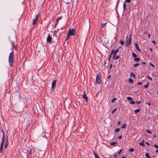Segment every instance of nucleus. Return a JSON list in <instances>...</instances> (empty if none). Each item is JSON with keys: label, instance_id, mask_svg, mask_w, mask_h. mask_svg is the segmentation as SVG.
I'll list each match as a JSON object with an SVG mask.
<instances>
[{"label": "nucleus", "instance_id": "nucleus-22", "mask_svg": "<svg viewBox=\"0 0 158 158\" xmlns=\"http://www.w3.org/2000/svg\"><path fill=\"white\" fill-rule=\"evenodd\" d=\"M145 155L148 158H149L150 157V156H149V155L148 153H146Z\"/></svg>", "mask_w": 158, "mask_h": 158}, {"label": "nucleus", "instance_id": "nucleus-44", "mask_svg": "<svg viewBox=\"0 0 158 158\" xmlns=\"http://www.w3.org/2000/svg\"><path fill=\"white\" fill-rule=\"evenodd\" d=\"M126 5L125 3H124L123 4V7L125 8L126 7Z\"/></svg>", "mask_w": 158, "mask_h": 158}, {"label": "nucleus", "instance_id": "nucleus-6", "mask_svg": "<svg viewBox=\"0 0 158 158\" xmlns=\"http://www.w3.org/2000/svg\"><path fill=\"white\" fill-rule=\"evenodd\" d=\"M39 14H38L36 16L35 19H33V23H32L33 25H34L35 24L37 20V19L39 17Z\"/></svg>", "mask_w": 158, "mask_h": 158}, {"label": "nucleus", "instance_id": "nucleus-53", "mask_svg": "<svg viewBox=\"0 0 158 158\" xmlns=\"http://www.w3.org/2000/svg\"><path fill=\"white\" fill-rule=\"evenodd\" d=\"M111 56H109V58H108V60L110 61V59H111Z\"/></svg>", "mask_w": 158, "mask_h": 158}, {"label": "nucleus", "instance_id": "nucleus-11", "mask_svg": "<svg viewBox=\"0 0 158 158\" xmlns=\"http://www.w3.org/2000/svg\"><path fill=\"white\" fill-rule=\"evenodd\" d=\"M2 132L3 133V137L2 138V142L1 143V146H3V144H4V139H5L4 138V131L3 130H2Z\"/></svg>", "mask_w": 158, "mask_h": 158}, {"label": "nucleus", "instance_id": "nucleus-32", "mask_svg": "<svg viewBox=\"0 0 158 158\" xmlns=\"http://www.w3.org/2000/svg\"><path fill=\"white\" fill-rule=\"evenodd\" d=\"M131 0H125V2L127 3H129L131 2Z\"/></svg>", "mask_w": 158, "mask_h": 158}, {"label": "nucleus", "instance_id": "nucleus-35", "mask_svg": "<svg viewBox=\"0 0 158 158\" xmlns=\"http://www.w3.org/2000/svg\"><path fill=\"white\" fill-rule=\"evenodd\" d=\"M120 43L122 44V45H123L124 44V41H123V40H121L120 41Z\"/></svg>", "mask_w": 158, "mask_h": 158}, {"label": "nucleus", "instance_id": "nucleus-2", "mask_svg": "<svg viewBox=\"0 0 158 158\" xmlns=\"http://www.w3.org/2000/svg\"><path fill=\"white\" fill-rule=\"evenodd\" d=\"M131 34H130L129 35V37L128 36H127L126 37V43L125 46L126 47H127L129 46L131 43Z\"/></svg>", "mask_w": 158, "mask_h": 158}, {"label": "nucleus", "instance_id": "nucleus-50", "mask_svg": "<svg viewBox=\"0 0 158 158\" xmlns=\"http://www.w3.org/2000/svg\"><path fill=\"white\" fill-rule=\"evenodd\" d=\"M142 82H139L138 83V84L139 85H141L142 84Z\"/></svg>", "mask_w": 158, "mask_h": 158}, {"label": "nucleus", "instance_id": "nucleus-16", "mask_svg": "<svg viewBox=\"0 0 158 158\" xmlns=\"http://www.w3.org/2000/svg\"><path fill=\"white\" fill-rule=\"evenodd\" d=\"M119 51V49H117L115 51H114V55H116L117 53Z\"/></svg>", "mask_w": 158, "mask_h": 158}, {"label": "nucleus", "instance_id": "nucleus-59", "mask_svg": "<svg viewBox=\"0 0 158 158\" xmlns=\"http://www.w3.org/2000/svg\"><path fill=\"white\" fill-rule=\"evenodd\" d=\"M115 56H116V55H114H114L113 54V59H114V58H115Z\"/></svg>", "mask_w": 158, "mask_h": 158}, {"label": "nucleus", "instance_id": "nucleus-20", "mask_svg": "<svg viewBox=\"0 0 158 158\" xmlns=\"http://www.w3.org/2000/svg\"><path fill=\"white\" fill-rule=\"evenodd\" d=\"M146 131L147 133H149L150 134H152V133L151 131H150V130H148V129H146Z\"/></svg>", "mask_w": 158, "mask_h": 158}, {"label": "nucleus", "instance_id": "nucleus-17", "mask_svg": "<svg viewBox=\"0 0 158 158\" xmlns=\"http://www.w3.org/2000/svg\"><path fill=\"white\" fill-rule=\"evenodd\" d=\"M135 61H136V62H138L140 60V59L139 58H134L133 60Z\"/></svg>", "mask_w": 158, "mask_h": 158}, {"label": "nucleus", "instance_id": "nucleus-57", "mask_svg": "<svg viewBox=\"0 0 158 158\" xmlns=\"http://www.w3.org/2000/svg\"><path fill=\"white\" fill-rule=\"evenodd\" d=\"M126 10V7L124 8L123 7V10L124 11H125Z\"/></svg>", "mask_w": 158, "mask_h": 158}, {"label": "nucleus", "instance_id": "nucleus-13", "mask_svg": "<svg viewBox=\"0 0 158 158\" xmlns=\"http://www.w3.org/2000/svg\"><path fill=\"white\" fill-rule=\"evenodd\" d=\"M144 140L143 139L141 142L139 144L140 145L142 146L143 147H144L145 146V145L144 143Z\"/></svg>", "mask_w": 158, "mask_h": 158}, {"label": "nucleus", "instance_id": "nucleus-15", "mask_svg": "<svg viewBox=\"0 0 158 158\" xmlns=\"http://www.w3.org/2000/svg\"><path fill=\"white\" fill-rule=\"evenodd\" d=\"M107 22L106 23H101V27H104L106 26V24Z\"/></svg>", "mask_w": 158, "mask_h": 158}, {"label": "nucleus", "instance_id": "nucleus-54", "mask_svg": "<svg viewBox=\"0 0 158 158\" xmlns=\"http://www.w3.org/2000/svg\"><path fill=\"white\" fill-rule=\"evenodd\" d=\"M149 50L151 51V52H152V48H149Z\"/></svg>", "mask_w": 158, "mask_h": 158}, {"label": "nucleus", "instance_id": "nucleus-37", "mask_svg": "<svg viewBox=\"0 0 158 158\" xmlns=\"http://www.w3.org/2000/svg\"><path fill=\"white\" fill-rule=\"evenodd\" d=\"M93 152L95 157L98 156L97 154L94 151H93Z\"/></svg>", "mask_w": 158, "mask_h": 158}, {"label": "nucleus", "instance_id": "nucleus-64", "mask_svg": "<svg viewBox=\"0 0 158 158\" xmlns=\"http://www.w3.org/2000/svg\"><path fill=\"white\" fill-rule=\"evenodd\" d=\"M121 158H126L125 156H123L121 157Z\"/></svg>", "mask_w": 158, "mask_h": 158}, {"label": "nucleus", "instance_id": "nucleus-60", "mask_svg": "<svg viewBox=\"0 0 158 158\" xmlns=\"http://www.w3.org/2000/svg\"><path fill=\"white\" fill-rule=\"evenodd\" d=\"M110 77H111V76H110V75H109V76H108V77H107V78H108V79H109V78Z\"/></svg>", "mask_w": 158, "mask_h": 158}, {"label": "nucleus", "instance_id": "nucleus-9", "mask_svg": "<svg viewBox=\"0 0 158 158\" xmlns=\"http://www.w3.org/2000/svg\"><path fill=\"white\" fill-rule=\"evenodd\" d=\"M135 47L136 49L139 52H140V50L139 48L138 43H135Z\"/></svg>", "mask_w": 158, "mask_h": 158}, {"label": "nucleus", "instance_id": "nucleus-49", "mask_svg": "<svg viewBox=\"0 0 158 158\" xmlns=\"http://www.w3.org/2000/svg\"><path fill=\"white\" fill-rule=\"evenodd\" d=\"M140 103H141V102H140V101H137V102H136V103H137V104H140Z\"/></svg>", "mask_w": 158, "mask_h": 158}, {"label": "nucleus", "instance_id": "nucleus-5", "mask_svg": "<svg viewBox=\"0 0 158 158\" xmlns=\"http://www.w3.org/2000/svg\"><path fill=\"white\" fill-rule=\"evenodd\" d=\"M83 98L85 99V101L87 102L88 101V97L86 96V94H85V91H84V94L82 96Z\"/></svg>", "mask_w": 158, "mask_h": 158}, {"label": "nucleus", "instance_id": "nucleus-42", "mask_svg": "<svg viewBox=\"0 0 158 158\" xmlns=\"http://www.w3.org/2000/svg\"><path fill=\"white\" fill-rule=\"evenodd\" d=\"M119 58V56H117L115 58H114V60H117Z\"/></svg>", "mask_w": 158, "mask_h": 158}, {"label": "nucleus", "instance_id": "nucleus-43", "mask_svg": "<svg viewBox=\"0 0 158 158\" xmlns=\"http://www.w3.org/2000/svg\"><path fill=\"white\" fill-rule=\"evenodd\" d=\"M154 147L157 148H158V146L156 144H155L154 145Z\"/></svg>", "mask_w": 158, "mask_h": 158}, {"label": "nucleus", "instance_id": "nucleus-33", "mask_svg": "<svg viewBox=\"0 0 158 158\" xmlns=\"http://www.w3.org/2000/svg\"><path fill=\"white\" fill-rule=\"evenodd\" d=\"M116 100V98H114L111 101V103H113L114 101Z\"/></svg>", "mask_w": 158, "mask_h": 158}, {"label": "nucleus", "instance_id": "nucleus-24", "mask_svg": "<svg viewBox=\"0 0 158 158\" xmlns=\"http://www.w3.org/2000/svg\"><path fill=\"white\" fill-rule=\"evenodd\" d=\"M148 85H149V83L148 82L147 83V84L144 85L143 86L145 88H148Z\"/></svg>", "mask_w": 158, "mask_h": 158}, {"label": "nucleus", "instance_id": "nucleus-3", "mask_svg": "<svg viewBox=\"0 0 158 158\" xmlns=\"http://www.w3.org/2000/svg\"><path fill=\"white\" fill-rule=\"evenodd\" d=\"M101 82V79L100 76L99 74H98L97 75L96 82L98 84H100Z\"/></svg>", "mask_w": 158, "mask_h": 158}, {"label": "nucleus", "instance_id": "nucleus-58", "mask_svg": "<svg viewBox=\"0 0 158 158\" xmlns=\"http://www.w3.org/2000/svg\"><path fill=\"white\" fill-rule=\"evenodd\" d=\"M142 64H146V62H143L142 63Z\"/></svg>", "mask_w": 158, "mask_h": 158}, {"label": "nucleus", "instance_id": "nucleus-14", "mask_svg": "<svg viewBox=\"0 0 158 158\" xmlns=\"http://www.w3.org/2000/svg\"><path fill=\"white\" fill-rule=\"evenodd\" d=\"M130 76H132L134 78H135V75L132 72H131L130 73Z\"/></svg>", "mask_w": 158, "mask_h": 158}, {"label": "nucleus", "instance_id": "nucleus-63", "mask_svg": "<svg viewBox=\"0 0 158 158\" xmlns=\"http://www.w3.org/2000/svg\"><path fill=\"white\" fill-rule=\"evenodd\" d=\"M156 153L158 152V149L156 150Z\"/></svg>", "mask_w": 158, "mask_h": 158}, {"label": "nucleus", "instance_id": "nucleus-25", "mask_svg": "<svg viewBox=\"0 0 158 158\" xmlns=\"http://www.w3.org/2000/svg\"><path fill=\"white\" fill-rule=\"evenodd\" d=\"M139 65V63H137V64H134V65H133V66L134 67H136L137 66H138Z\"/></svg>", "mask_w": 158, "mask_h": 158}, {"label": "nucleus", "instance_id": "nucleus-40", "mask_svg": "<svg viewBox=\"0 0 158 158\" xmlns=\"http://www.w3.org/2000/svg\"><path fill=\"white\" fill-rule=\"evenodd\" d=\"M147 77L151 81H152V79L151 77H149V76L148 75Z\"/></svg>", "mask_w": 158, "mask_h": 158}, {"label": "nucleus", "instance_id": "nucleus-48", "mask_svg": "<svg viewBox=\"0 0 158 158\" xmlns=\"http://www.w3.org/2000/svg\"><path fill=\"white\" fill-rule=\"evenodd\" d=\"M114 157L115 158H116L117 157V155L116 154H114Z\"/></svg>", "mask_w": 158, "mask_h": 158}, {"label": "nucleus", "instance_id": "nucleus-21", "mask_svg": "<svg viewBox=\"0 0 158 158\" xmlns=\"http://www.w3.org/2000/svg\"><path fill=\"white\" fill-rule=\"evenodd\" d=\"M127 100L129 101H131L132 100V98L130 97H128L127 98Z\"/></svg>", "mask_w": 158, "mask_h": 158}, {"label": "nucleus", "instance_id": "nucleus-47", "mask_svg": "<svg viewBox=\"0 0 158 158\" xmlns=\"http://www.w3.org/2000/svg\"><path fill=\"white\" fill-rule=\"evenodd\" d=\"M145 143L148 145L149 146L150 145V143L148 142H146Z\"/></svg>", "mask_w": 158, "mask_h": 158}, {"label": "nucleus", "instance_id": "nucleus-29", "mask_svg": "<svg viewBox=\"0 0 158 158\" xmlns=\"http://www.w3.org/2000/svg\"><path fill=\"white\" fill-rule=\"evenodd\" d=\"M129 81L130 82L133 83V81L132 79L130 78L129 80Z\"/></svg>", "mask_w": 158, "mask_h": 158}, {"label": "nucleus", "instance_id": "nucleus-1", "mask_svg": "<svg viewBox=\"0 0 158 158\" xmlns=\"http://www.w3.org/2000/svg\"><path fill=\"white\" fill-rule=\"evenodd\" d=\"M11 45L12 46V52H10L9 55L8 61L9 65L11 67L13 66L14 63V53L13 51V48L15 46V43L14 41H11Z\"/></svg>", "mask_w": 158, "mask_h": 158}, {"label": "nucleus", "instance_id": "nucleus-45", "mask_svg": "<svg viewBox=\"0 0 158 158\" xmlns=\"http://www.w3.org/2000/svg\"><path fill=\"white\" fill-rule=\"evenodd\" d=\"M70 35H69V34L67 36V37L66 38V40H68V39H69V36Z\"/></svg>", "mask_w": 158, "mask_h": 158}, {"label": "nucleus", "instance_id": "nucleus-8", "mask_svg": "<svg viewBox=\"0 0 158 158\" xmlns=\"http://www.w3.org/2000/svg\"><path fill=\"white\" fill-rule=\"evenodd\" d=\"M62 18V17H58L56 19L55 22V25H57L59 23V20L61 19Z\"/></svg>", "mask_w": 158, "mask_h": 158}, {"label": "nucleus", "instance_id": "nucleus-39", "mask_svg": "<svg viewBox=\"0 0 158 158\" xmlns=\"http://www.w3.org/2000/svg\"><path fill=\"white\" fill-rule=\"evenodd\" d=\"M116 110H117V109H116V108H115V109H114V110H113L112 111V112H111V113H112V114H113V113H114L115 112V111H116Z\"/></svg>", "mask_w": 158, "mask_h": 158}, {"label": "nucleus", "instance_id": "nucleus-27", "mask_svg": "<svg viewBox=\"0 0 158 158\" xmlns=\"http://www.w3.org/2000/svg\"><path fill=\"white\" fill-rule=\"evenodd\" d=\"M3 146H1L0 148V152L2 153V150H3Z\"/></svg>", "mask_w": 158, "mask_h": 158}, {"label": "nucleus", "instance_id": "nucleus-34", "mask_svg": "<svg viewBox=\"0 0 158 158\" xmlns=\"http://www.w3.org/2000/svg\"><path fill=\"white\" fill-rule=\"evenodd\" d=\"M134 150V148H131L129 149V151L131 152H133Z\"/></svg>", "mask_w": 158, "mask_h": 158}, {"label": "nucleus", "instance_id": "nucleus-41", "mask_svg": "<svg viewBox=\"0 0 158 158\" xmlns=\"http://www.w3.org/2000/svg\"><path fill=\"white\" fill-rule=\"evenodd\" d=\"M122 151V149H121L119 150V151L118 152V154L119 155V154L121 153V152Z\"/></svg>", "mask_w": 158, "mask_h": 158}, {"label": "nucleus", "instance_id": "nucleus-4", "mask_svg": "<svg viewBox=\"0 0 158 158\" xmlns=\"http://www.w3.org/2000/svg\"><path fill=\"white\" fill-rule=\"evenodd\" d=\"M69 35H75L76 34V31L75 29H69Z\"/></svg>", "mask_w": 158, "mask_h": 158}, {"label": "nucleus", "instance_id": "nucleus-55", "mask_svg": "<svg viewBox=\"0 0 158 158\" xmlns=\"http://www.w3.org/2000/svg\"><path fill=\"white\" fill-rule=\"evenodd\" d=\"M150 37V35L149 33L148 34V37L149 38Z\"/></svg>", "mask_w": 158, "mask_h": 158}, {"label": "nucleus", "instance_id": "nucleus-51", "mask_svg": "<svg viewBox=\"0 0 158 158\" xmlns=\"http://www.w3.org/2000/svg\"><path fill=\"white\" fill-rule=\"evenodd\" d=\"M152 42L154 44H156V42L154 40H152Z\"/></svg>", "mask_w": 158, "mask_h": 158}, {"label": "nucleus", "instance_id": "nucleus-19", "mask_svg": "<svg viewBox=\"0 0 158 158\" xmlns=\"http://www.w3.org/2000/svg\"><path fill=\"white\" fill-rule=\"evenodd\" d=\"M132 56H133V57H135H135H136V56H137V55H136V54H135V53L134 52H133L132 53Z\"/></svg>", "mask_w": 158, "mask_h": 158}, {"label": "nucleus", "instance_id": "nucleus-46", "mask_svg": "<svg viewBox=\"0 0 158 158\" xmlns=\"http://www.w3.org/2000/svg\"><path fill=\"white\" fill-rule=\"evenodd\" d=\"M149 64L152 66L153 67H154V65L153 64H152L151 63H150Z\"/></svg>", "mask_w": 158, "mask_h": 158}, {"label": "nucleus", "instance_id": "nucleus-62", "mask_svg": "<svg viewBox=\"0 0 158 158\" xmlns=\"http://www.w3.org/2000/svg\"><path fill=\"white\" fill-rule=\"evenodd\" d=\"M31 150H30V152H29V154H31Z\"/></svg>", "mask_w": 158, "mask_h": 158}, {"label": "nucleus", "instance_id": "nucleus-7", "mask_svg": "<svg viewBox=\"0 0 158 158\" xmlns=\"http://www.w3.org/2000/svg\"><path fill=\"white\" fill-rule=\"evenodd\" d=\"M52 37H51L50 35H49L48 36V37L47 38V41L49 43L51 42L52 41Z\"/></svg>", "mask_w": 158, "mask_h": 158}, {"label": "nucleus", "instance_id": "nucleus-10", "mask_svg": "<svg viewBox=\"0 0 158 158\" xmlns=\"http://www.w3.org/2000/svg\"><path fill=\"white\" fill-rule=\"evenodd\" d=\"M56 80H55L52 83V87H51V89L52 90V89H53L54 86H56Z\"/></svg>", "mask_w": 158, "mask_h": 158}, {"label": "nucleus", "instance_id": "nucleus-30", "mask_svg": "<svg viewBox=\"0 0 158 158\" xmlns=\"http://www.w3.org/2000/svg\"><path fill=\"white\" fill-rule=\"evenodd\" d=\"M114 49H113L111 51V53L110 54V56H111V55H112L113 54H114Z\"/></svg>", "mask_w": 158, "mask_h": 158}, {"label": "nucleus", "instance_id": "nucleus-28", "mask_svg": "<svg viewBox=\"0 0 158 158\" xmlns=\"http://www.w3.org/2000/svg\"><path fill=\"white\" fill-rule=\"evenodd\" d=\"M119 131H120V129L119 128H117V129H116L115 130V132H118Z\"/></svg>", "mask_w": 158, "mask_h": 158}, {"label": "nucleus", "instance_id": "nucleus-31", "mask_svg": "<svg viewBox=\"0 0 158 158\" xmlns=\"http://www.w3.org/2000/svg\"><path fill=\"white\" fill-rule=\"evenodd\" d=\"M114 49H113L111 51V53L110 54V56H111V55H112L113 54H114Z\"/></svg>", "mask_w": 158, "mask_h": 158}, {"label": "nucleus", "instance_id": "nucleus-23", "mask_svg": "<svg viewBox=\"0 0 158 158\" xmlns=\"http://www.w3.org/2000/svg\"><path fill=\"white\" fill-rule=\"evenodd\" d=\"M126 126V124H124L122 125V126L121 127V129H124L125 127Z\"/></svg>", "mask_w": 158, "mask_h": 158}, {"label": "nucleus", "instance_id": "nucleus-26", "mask_svg": "<svg viewBox=\"0 0 158 158\" xmlns=\"http://www.w3.org/2000/svg\"><path fill=\"white\" fill-rule=\"evenodd\" d=\"M116 144V142H111V143H110V144L111 145H113L115 144Z\"/></svg>", "mask_w": 158, "mask_h": 158}, {"label": "nucleus", "instance_id": "nucleus-61", "mask_svg": "<svg viewBox=\"0 0 158 158\" xmlns=\"http://www.w3.org/2000/svg\"><path fill=\"white\" fill-rule=\"evenodd\" d=\"M148 105L149 106H151V104H150V103H149V102L148 103Z\"/></svg>", "mask_w": 158, "mask_h": 158}, {"label": "nucleus", "instance_id": "nucleus-36", "mask_svg": "<svg viewBox=\"0 0 158 158\" xmlns=\"http://www.w3.org/2000/svg\"><path fill=\"white\" fill-rule=\"evenodd\" d=\"M7 142L5 144V148H6L7 147Z\"/></svg>", "mask_w": 158, "mask_h": 158}, {"label": "nucleus", "instance_id": "nucleus-18", "mask_svg": "<svg viewBox=\"0 0 158 158\" xmlns=\"http://www.w3.org/2000/svg\"><path fill=\"white\" fill-rule=\"evenodd\" d=\"M140 111V109H137L135 110L134 112L135 113H136L138 112H139Z\"/></svg>", "mask_w": 158, "mask_h": 158}, {"label": "nucleus", "instance_id": "nucleus-52", "mask_svg": "<svg viewBox=\"0 0 158 158\" xmlns=\"http://www.w3.org/2000/svg\"><path fill=\"white\" fill-rule=\"evenodd\" d=\"M122 138V135H120L118 136V138L119 139H121Z\"/></svg>", "mask_w": 158, "mask_h": 158}, {"label": "nucleus", "instance_id": "nucleus-56", "mask_svg": "<svg viewBox=\"0 0 158 158\" xmlns=\"http://www.w3.org/2000/svg\"><path fill=\"white\" fill-rule=\"evenodd\" d=\"M120 124V121H119L117 123L118 125H119Z\"/></svg>", "mask_w": 158, "mask_h": 158}, {"label": "nucleus", "instance_id": "nucleus-12", "mask_svg": "<svg viewBox=\"0 0 158 158\" xmlns=\"http://www.w3.org/2000/svg\"><path fill=\"white\" fill-rule=\"evenodd\" d=\"M35 108L36 109V110L37 112H39V111L40 110V108L39 106V105H36L35 106Z\"/></svg>", "mask_w": 158, "mask_h": 158}, {"label": "nucleus", "instance_id": "nucleus-38", "mask_svg": "<svg viewBox=\"0 0 158 158\" xmlns=\"http://www.w3.org/2000/svg\"><path fill=\"white\" fill-rule=\"evenodd\" d=\"M130 103L131 104H135V102L134 101H131L130 102Z\"/></svg>", "mask_w": 158, "mask_h": 158}]
</instances>
